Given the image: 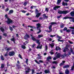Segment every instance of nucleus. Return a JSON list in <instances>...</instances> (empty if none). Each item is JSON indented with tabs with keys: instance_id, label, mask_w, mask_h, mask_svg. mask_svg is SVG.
Instances as JSON below:
<instances>
[{
	"instance_id": "1",
	"label": "nucleus",
	"mask_w": 74,
	"mask_h": 74,
	"mask_svg": "<svg viewBox=\"0 0 74 74\" xmlns=\"http://www.w3.org/2000/svg\"><path fill=\"white\" fill-rule=\"evenodd\" d=\"M57 23L55 22H52L50 23L51 25H49V29L50 30V31H48V30H46V32L48 33H50V32H51V31L52 30V25H55V24H56Z\"/></svg>"
},
{
	"instance_id": "2",
	"label": "nucleus",
	"mask_w": 74,
	"mask_h": 74,
	"mask_svg": "<svg viewBox=\"0 0 74 74\" xmlns=\"http://www.w3.org/2000/svg\"><path fill=\"white\" fill-rule=\"evenodd\" d=\"M70 12L68 10H62V11H59L58 12V14H66L67 13H69Z\"/></svg>"
},
{
	"instance_id": "3",
	"label": "nucleus",
	"mask_w": 74,
	"mask_h": 74,
	"mask_svg": "<svg viewBox=\"0 0 74 74\" xmlns=\"http://www.w3.org/2000/svg\"><path fill=\"white\" fill-rule=\"evenodd\" d=\"M6 22H7L8 25H10V23H14V22L10 18L7 19V20L6 21Z\"/></svg>"
},
{
	"instance_id": "4",
	"label": "nucleus",
	"mask_w": 74,
	"mask_h": 74,
	"mask_svg": "<svg viewBox=\"0 0 74 74\" xmlns=\"http://www.w3.org/2000/svg\"><path fill=\"white\" fill-rule=\"evenodd\" d=\"M69 47H70V46L69 45H66V47H64V49L63 50V52L66 53V51H69V48H69Z\"/></svg>"
},
{
	"instance_id": "5",
	"label": "nucleus",
	"mask_w": 74,
	"mask_h": 74,
	"mask_svg": "<svg viewBox=\"0 0 74 74\" xmlns=\"http://www.w3.org/2000/svg\"><path fill=\"white\" fill-rule=\"evenodd\" d=\"M8 54L10 56H12L15 55V52L14 51H10L9 52Z\"/></svg>"
},
{
	"instance_id": "6",
	"label": "nucleus",
	"mask_w": 74,
	"mask_h": 74,
	"mask_svg": "<svg viewBox=\"0 0 74 74\" xmlns=\"http://www.w3.org/2000/svg\"><path fill=\"white\" fill-rule=\"evenodd\" d=\"M69 19H72L73 20L72 21L73 22H74V18H73V17L69 16H66L63 18L64 19H69Z\"/></svg>"
},
{
	"instance_id": "7",
	"label": "nucleus",
	"mask_w": 74,
	"mask_h": 74,
	"mask_svg": "<svg viewBox=\"0 0 74 74\" xmlns=\"http://www.w3.org/2000/svg\"><path fill=\"white\" fill-rule=\"evenodd\" d=\"M24 39L26 40H27L28 38H30V36L27 34H26L24 37Z\"/></svg>"
},
{
	"instance_id": "8",
	"label": "nucleus",
	"mask_w": 74,
	"mask_h": 74,
	"mask_svg": "<svg viewBox=\"0 0 74 74\" xmlns=\"http://www.w3.org/2000/svg\"><path fill=\"white\" fill-rule=\"evenodd\" d=\"M14 36H12V38L10 39L11 41H13V42L14 44L15 43V38L14 37Z\"/></svg>"
},
{
	"instance_id": "9",
	"label": "nucleus",
	"mask_w": 74,
	"mask_h": 74,
	"mask_svg": "<svg viewBox=\"0 0 74 74\" xmlns=\"http://www.w3.org/2000/svg\"><path fill=\"white\" fill-rule=\"evenodd\" d=\"M36 26H37V30H39V28H40V27H41V24H40L38 23H37L36 24Z\"/></svg>"
},
{
	"instance_id": "10",
	"label": "nucleus",
	"mask_w": 74,
	"mask_h": 74,
	"mask_svg": "<svg viewBox=\"0 0 74 74\" xmlns=\"http://www.w3.org/2000/svg\"><path fill=\"white\" fill-rule=\"evenodd\" d=\"M60 7V6H56L53 8V9L54 10H55V11H56L57 10V9H58V8H59Z\"/></svg>"
},
{
	"instance_id": "11",
	"label": "nucleus",
	"mask_w": 74,
	"mask_h": 74,
	"mask_svg": "<svg viewBox=\"0 0 74 74\" xmlns=\"http://www.w3.org/2000/svg\"><path fill=\"white\" fill-rule=\"evenodd\" d=\"M26 69H27V71H25L26 74H27V73H29V72H30V71L31 70V69H30V68H26Z\"/></svg>"
},
{
	"instance_id": "12",
	"label": "nucleus",
	"mask_w": 74,
	"mask_h": 74,
	"mask_svg": "<svg viewBox=\"0 0 74 74\" xmlns=\"http://www.w3.org/2000/svg\"><path fill=\"white\" fill-rule=\"evenodd\" d=\"M33 41H36L37 43H38V42H40V40L38 39H36V38H34V39H33Z\"/></svg>"
},
{
	"instance_id": "13",
	"label": "nucleus",
	"mask_w": 74,
	"mask_h": 74,
	"mask_svg": "<svg viewBox=\"0 0 74 74\" xmlns=\"http://www.w3.org/2000/svg\"><path fill=\"white\" fill-rule=\"evenodd\" d=\"M41 14V13H38L36 15V18H38L39 17V16H40Z\"/></svg>"
},
{
	"instance_id": "14",
	"label": "nucleus",
	"mask_w": 74,
	"mask_h": 74,
	"mask_svg": "<svg viewBox=\"0 0 74 74\" xmlns=\"http://www.w3.org/2000/svg\"><path fill=\"white\" fill-rule=\"evenodd\" d=\"M65 73L66 74H70V71L68 69H66L65 70Z\"/></svg>"
},
{
	"instance_id": "15",
	"label": "nucleus",
	"mask_w": 74,
	"mask_h": 74,
	"mask_svg": "<svg viewBox=\"0 0 74 74\" xmlns=\"http://www.w3.org/2000/svg\"><path fill=\"white\" fill-rule=\"evenodd\" d=\"M49 59H52V58L51 56H49L47 58V62H49Z\"/></svg>"
},
{
	"instance_id": "16",
	"label": "nucleus",
	"mask_w": 74,
	"mask_h": 74,
	"mask_svg": "<svg viewBox=\"0 0 74 74\" xmlns=\"http://www.w3.org/2000/svg\"><path fill=\"white\" fill-rule=\"evenodd\" d=\"M69 67H70V65H65L63 67L64 69H67V68H69Z\"/></svg>"
},
{
	"instance_id": "17",
	"label": "nucleus",
	"mask_w": 74,
	"mask_h": 74,
	"mask_svg": "<svg viewBox=\"0 0 74 74\" xmlns=\"http://www.w3.org/2000/svg\"><path fill=\"white\" fill-rule=\"evenodd\" d=\"M56 58H60V53H58L57 54L56 56Z\"/></svg>"
},
{
	"instance_id": "18",
	"label": "nucleus",
	"mask_w": 74,
	"mask_h": 74,
	"mask_svg": "<svg viewBox=\"0 0 74 74\" xmlns=\"http://www.w3.org/2000/svg\"><path fill=\"white\" fill-rule=\"evenodd\" d=\"M12 49V48H11V47H10L9 48H8L7 49H6V50L7 52H9V51H10V50H11Z\"/></svg>"
},
{
	"instance_id": "19",
	"label": "nucleus",
	"mask_w": 74,
	"mask_h": 74,
	"mask_svg": "<svg viewBox=\"0 0 74 74\" xmlns=\"http://www.w3.org/2000/svg\"><path fill=\"white\" fill-rule=\"evenodd\" d=\"M71 15L73 17L74 16V11H72L70 13Z\"/></svg>"
},
{
	"instance_id": "20",
	"label": "nucleus",
	"mask_w": 74,
	"mask_h": 74,
	"mask_svg": "<svg viewBox=\"0 0 74 74\" xmlns=\"http://www.w3.org/2000/svg\"><path fill=\"white\" fill-rule=\"evenodd\" d=\"M13 12H14V10H10L9 11L8 14L10 15V14H12Z\"/></svg>"
},
{
	"instance_id": "21",
	"label": "nucleus",
	"mask_w": 74,
	"mask_h": 74,
	"mask_svg": "<svg viewBox=\"0 0 74 74\" xmlns=\"http://www.w3.org/2000/svg\"><path fill=\"white\" fill-rule=\"evenodd\" d=\"M62 5H63L64 6H65V5H67V3H64V2H63L62 3Z\"/></svg>"
},
{
	"instance_id": "22",
	"label": "nucleus",
	"mask_w": 74,
	"mask_h": 74,
	"mask_svg": "<svg viewBox=\"0 0 74 74\" xmlns=\"http://www.w3.org/2000/svg\"><path fill=\"white\" fill-rule=\"evenodd\" d=\"M45 74H48V73H49L50 71H49V70H45Z\"/></svg>"
},
{
	"instance_id": "23",
	"label": "nucleus",
	"mask_w": 74,
	"mask_h": 74,
	"mask_svg": "<svg viewBox=\"0 0 74 74\" xmlns=\"http://www.w3.org/2000/svg\"><path fill=\"white\" fill-rule=\"evenodd\" d=\"M70 29H74V27H69ZM71 32L72 33L74 32V30H72Z\"/></svg>"
},
{
	"instance_id": "24",
	"label": "nucleus",
	"mask_w": 74,
	"mask_h": 74,
	"mask_svg": "<svg viewBox=\"0 0 74 74\" xmlns=\"http://www.w3.org/2000/svg\"><path fill=\"white\" fill-rule=\"evenodd\" d=\"M0 29L1 31L3 33L4 32V28H3V27H1Z\"/></svg>"
},
{
	"instance_id": "25",
	"label": "nucleus",
	"mask_w": 74,
	"mask_h": 74,
	"mask_svg": "<svg viewBox=\"0 0 74 74\" xmlns=\"http://www.w3.org/2000/svg\"><path fill=\"white\" fill-rule=\"evenodd\" d=\"M16 66L18 67V70H19V69H21V66L19 65V64H16Z\"/></svg>"
},
{
	"instance_id": "26",
	"label": "nucleus",
	"mask_w": 74,
	"mask_h": 74,
	"mask_svg": "<svg viewBox=\"0 0 74 74\" xmlns=\"http://www.w3.org/2000/svg\"><path fill=\"white\" fill-rule=\"evenodd\" d=\"M21 47L22 49H25L26 48V46L24 45H21Z\"/></svg>"
},
{
	"instance_id": "27",
	"label": "nucleus",
	"mask_w": 74,
	"mask_h": 74,
	"mask_svg": "<svg viewBox=\"0 0 74 74\" xmlns=\"http://www.w3.org/2000/svg\"><path fill=\"white\" fill-rule=\"evenodd\" d=\"M1 59L2 60H4V58L3 56L1 55Z\"/></svg>"
},
{
	"instance_id": "28",
	"label": "nucleus",
	"mask_w": 74,
	"mask_h": 74,
	"mask_svg": "<svg viewBox=\"0 0 74 74\" xmlns=\"http://www.w3.org/2000/svg\"><path fill=\"white\" fill-rule=\"evenodd\" d=\"M64 24H62L60 25L61 28H63V27H64Z\"/></svg>"
},
{
	"instance_id": "29",
	"label": "nucleus",
	"mask_w": 74,
	"mask_h": 74,
	"mask_svg": "<svg viewBox=\"0 0 74 74\" xmlns=\"http://www.w3.org/2000/svg\"><path fill=\"white\" fill-rule=\"evenodd\" d=\"M50 45L51 46V48H53V47H54V43H51V44H50Z\"/></svg>"
},
{
	"instance_id": "30",
	"label": "nucleus",
	"mask_w": 74,
	"mask_h": 74,
	"mask_svg": "<svg viewBox=\"0 0 74 74\" xmlns=\"http://www.w3.org/2000/svg\"><path fill=\"white\" fill-rule=\"evenodd\" d=\"M30 36H31V37H32L31 39H32V40H33V39L34 38H35V37H34V36H33V35H32V34H31L30 35Z\"/></svg>"
},
{
	"instance_id": "31",
	"label": "nucleus",
	"mask_w": 74,
	"mask_h": 74,
	"mask_svg": "<svg viewBox=\"0 0 74 74\" xmlns=\"http://www.w3.org/2000/svg\"><path fill=\"white\" fill-rule=\"evenodd\" d=\"M39 31L37 33V34H39V33H40L41 32V28H39L38 30Z\"/></svg>"
},
{
	"instance_id": "32",
	"label": "nucleus",
	"mask_w": 74,
	"mask_h": 74,
	"mask_svg": "<svg viewBox=\"0 0 74 74\" xmlns=\"http://www.w3.org/2000/svg\"><path fill=\"white\" fill-rule=\"evenodd\" d=\"M8 51H7L5 53V54L4 55L5 56H8Z\"/></svg>"
},
{
	"instance_id": "33",
	"label": "nucleus",
	"mask_w": 74,
	"mask_h": 74,
	"mask_svg": "<svg viewBox=\"0 0 74 74\" xmlns=\"http://www.w3.org/2000/svg\"><path fill=\"white\" fill-rule=\"evenodd\" d=\"M62 1L61 0H58L57 1V4H60V2Z\"/></svg>"
},
{
	"instance_id": "34",
	"label": "nucleus",
	"mask_w": 74,
	"mask_h": 74,
	"mask_svg": "<svg viewBox=\"0 0 74 74\" xmlns=\"http://www.w3.org/2000/svg\"><path fill=\"white\" fill-rule=\"evenodd\" d=\"M52 63L53 64H57L58 62L56 61H54L52 62Z\"/></svg>"
},
{
	"instance_id": "35",
	"label": "nucleus",
	"mask_w": 74,
	"mask_h": 74,
	"mask_svg": "<svg viewBox=\"0 0 74 74\" xmlns=\"http://www.w3.org/2000/svg\"><path fill=\"white\" fill-rule=\"evenodd\" d=\"M67 27H65L63 29V31H66V30L67 31Z\"/></svg>"
},
{
	"instance_id": "36",
	"label": "nucleus",
	"mask_w": 74,
	"mask_h": 74,
	"mask_svg": "<svg viewBox=\"0 0 74 74\" xmlns=\"http://www.w3.org/2000/svg\"><path fill=\"white\" fill-rule=\"evenodd\" d=\"M4 67V64H1V68L2 69H3Z\"/></svg>"
},
{
	"instance_id": "37",
	"label": "nucleus",
	"mask_w": 74,
	"mask_h": 74,
	"mask_svg": "<svg viewBox=\"0 0 74 74\" xmlns=\"http://www.w3.org/2000/svg\"><path fill=\"white\" fill-rule=\"evenodd\" d=\"M28 61H29V59H26V63L27 65H28Z\"/></svg>"
},
{
	"instance_id": "38",
	"label": "nucleus",
	"mask_w": 74,
	"mask_h": 74,
	"mask_svg": "<svg viewBox=\"0 0 74 74\" xmlns=\"http://www.w3.org/2000/svg\"><path fill=\"white\" fill-rule=\"evenodd\" d=\"M18 55V57H19V58H20V59H23V58H22V56H21V55L20 54H19Z\"/></svg>"
},
{
	"instance_id": "39",
	"label": "nucleus",
	"mask_w": 74,
	"mask_h": 74,
	"mask_svg": "<svg viewBox=\"0 0 74 74\" xmlns=\"http://www.w3.org/2000/svg\"><path fill=\"white\" fill-rule=\"evenodd\" d=\"M43 37V36L42 35H38V37L39 38H41V37Z\"/></svg>"
},
{
	"instance_id": "40",
	"label": "nucleus",
	"mask_w": 74,
	"mask_h": 74,
	"mask_svg": "<svg viewBox=\"0 0 74 74\" xmlns=\"http://www.w3.org/2000/svg\"><path fill=\"white\" fill-rule=\"evenodd\" d=\"M70 51H71V52L72 53V54H73V55H74V52L73 51V49H71L70 50Z\"/></svg>"
},
{
	"instance_id": "41",
	"label": "nucleus",
	"mask_w": 74,
	"mask_h": 74,
	"mask_svg": "<svg viewBox=\"0 0 74 74\" xmlns=\"http://www.w3.org/2000/svg\"><path fill=\"white\" fill-rule=\"evenodd\" d=\"M9 28H10V30L12 32V30H13V29H12V28L10 26H9Z\"/></svg>"
},
{
	"instance_id": "42",
	"label": "nucleus",
	"mask_w": 74,
	"mask_h": 74,
	"mask_svg": "<svg viewBox=\"0 0 74 74\" xmlns=\"http://www.w3.org/2000/svg\"><path fill=\"white\" fill-rule=\"evenodd\" d=\"M27 2H25L23 4V5L24 6H26V5H27Z\"/></svg>"
},
{
	"instance_id": "43",
	"label": "nucleus",
	"mask_w": 74,
	"mask_h": 74,
	"mask_svg": "<svg viewBox=\"0 0 74 74\" xmlns=\"http://www.w3.org/2000/svg\"><path fill=\"white\" fill-rule=\"evenodd\" d=\"M74 66H72L71 67V71H74Z\"/></svg>"
},
{
	"instance_id": "44",
	"label": "nucleus",
	"mask_w": 74,
	"mask_h": 74,
	"mask_svg": "<svg viewBox=\"0 0 74 74\" xmlns=\"http://www.w3.org/2000/svg\"><path fill=\"white\" fill-rule=\"evenodd\" d=\"M74 66H72L71 67V71H74Z\"/></svg>"
},
{
	"instance_id": "45",
	"label": "nucleus",
	"mask_w": 74,
	"mask_h": 74,
	"mask_svg": "<svg viewBox=\"0 0 74 74\" xmlns=\"http://www.w3.org/2000/svg\"><path fill=\"white\" fill-rule=\"evenodd\" d=\"M41 56H40L38 57H37V59L38 60V59H41Z\"/></svg>"
},
{
	"instance_id": "46",
	"label": "nucleus",
	"mask_w": 74,
	"mask_h": 74,
	"mask_svg": "<svg viewBox=\"0 0 74 74\" xmlns=\"http://www.w3.org/2000/svg\"><path fill=\"white\" fill-rule=\"evenodd\" d=\"M3 36L5 37H7V33H5L3 34Z\"/></svg>"
},
{
	"instance_id": "47",
	"label": "nucleus",
	"mask_w": 74,
	"mask_h": 74,
	"mask_svg": "<svg viewBox=\"0 0 74 74\" xmlns=\"http://www.w3.org/2000/svg\"><path fill=\"white\" fill-rule=\"evenodd\" d=\"M45 11H47V12H48L49 11V10L48 9V8H46L45 9Z\"/></svg>"
},
{
	"instance_id": "48",
	"label": "nucleus",
	"mask_w": 74,
	"mask_h": 74,
	"mask_svg": "<svg viewBox=\"0 0 74 74\" xmlns=\"http://www.w3.org/2000/svg\"><path fill=\"white\" fill-rule=\"evenodd\" d=\"M32 22H38V20H32Z\"/></svg>"
},
{
	"instance_id": "49",
	"label": "nucleus",
	"mask_w": 74,
	"mask_h": 74,
	"mask_svg": "<svg viewBox=\"0 0 74 74\" xmlns=\"http://www.w3.org/2000/svg\"><path fill=\"white\" fill-rule=\"evenodd\" d=\"M5 16L6 18L7 19H8V18H8V15H7V14H6L5 15Z\"/></svg>"
},
{
	"instance_id": "50",
	"label": "nucleus",
	"mask_w": 74,
	"mask_h": 74,
	"mask_svg": "<svg viewBox=\"0 0 74 74\" xmlns=\"http://www.w3.org/2000/svg\"><path fill=\"white\" fill-rule=\"evenodd\" d=\"M36 46V44H34L33 45H32V48H34V46Z\"/></svg>"
},
{
	"instance_id": "51",
	"label": "nucleus",
	"mask_w": 74,
	"mask_h": 74,
	"mask_svg": "<svg viewBox=\"0 0 74 74\" xmlns=\"http://www.w3.org/2000/svg\"><path fill=\"white\" fill-rule=\"evenodd\" d=\"M34 61L37 64H40V63H39V62H38L37 60H34Z\"/></svg>"
},
{
	"instance_id": "52",
	"label": "nucleus",
	"mask_w": 74,
	"mask_h": 74,
	"mask_svg": "<svg viewBox=\"0 0 74 74\" xmlns=\"http://www.w3.org/2000/svg\"><path fill=\"white\" fill-rule=\"evenodd\" d=\"M34 70L33 69H32V74H34Z\"/></svg>"
},
{
	"instance_id": "53",
	"label": "nucleus",
	"mask_w": 74,
	"mask_h": 74,
	"mask_svg": "<svg viewBox=\"0 0 74 74\" xmlns=\"http://www.w3.org/2000/svg\"><path fill=\"white\" fill-rule=\"evenodd\" d=\"M58 41H60V42H63V40H60L59 39H58Z\"/></svg>"
},
{
	"instance_id": "54",
	"label": "nucleus",
	"mask_w": 74,
	"mask_h": 74,
	"mask_svg": "<svg viewBox=\"0 0 74 74\" xmlns=\"http://www.w3.org/2000/svg\"><path fill=\"white\" fill-rule=\"evenodd\" d=\"M66 32H68V33H70V32H71V30L69 29L66 30Z\"/></svg>"
},
{
	"instance_id": "55",
	"label": "nucleus",
	"mask_w": 74,
	"mask_h": 74,
	"mask_svg": "<svg viewBox=\"0 0 74 74\" xmlns=\"http://www.w3.org/2000/svg\"><path fill=\"white\" fill-rule=\"evenodd\" d=\"M21 12H23V13H26V11H25L24 10H22L21 11Z\"/></svg>"
},
{
	"instance_id": "56",
	"label": "nucleus",
	"mask_w": 74,
	"mask_h": 74,
	"mask_svg": "<svg viewBox=\"0 0 74 74\" xmlns=\"http://www.w3.org/2000/svg\"><path fill=\"white\" fill-rule=\"evenodd\" d=\"M62 17V15H60V16H58L57 17V19H59L60 17Z\"/></svg>"
},
{
	"instance_id": "57",
	"label": "nucleus",
	"mask_w": 74,
	"mask_h": 74,
	"mask_svg": "<svg viewBox=\"0 0 74 74\" xmlns=\"http://www.w3.org/2000/svg\"><path fill=\"white\" fill-rule=\"evenodd\" d=\"M9 62H7V66H11L10 64H9Z\"/></svg>"
},
{
	"instance_id": "58",
	"label": "nucleus",
	"mask_w": 74,
	"mask_h": 74,
	"mask_svg": "<svg viewBox=\"0 0 74 74\" xmlns=\"http://www.w3.org/2000/svg\"><path fill=\"white\" fill-rule=\"evenodd\" d=\"M60 56L61 57V58H64V55H60Z\"/></svg>"
},
{
	"instance_id": "59",
	"label": "nucleus",
	"mask_w": 74,
	"mask_h": 74,
	"mask_svg": "<svg viewBox=\"0 0 74 74\" xmlns=\"http://www.w3.org/2000/svg\"><path fill=\"white\" fill-rule=\"evenodd\" d=\"M45 50L46 51H47V49H48V46H47V45H46L45 46Z\"/></svg>"
},
{
	"instance_id": "60",
	"label": "nucleus",
	"mask_w": 74,
	"mask_h": 74,
	"mask_svg": "<svg viewBox=\"0 0 74 74\" xmlns=\"http://www.w3.org/2000/svg\"><path fill=\"white\" fill-rule=\"evenodd\" d=\"M55 36H56V35H51L50 36V37H55Z\"/></svg>"
},
{
	"instance_id": "61",
	"label": "nucleus",
	"mask_w": 74,
	"mask_h": 74,
	"mask_svg": "<svg viewBox=\"0 0 74 74\" xmlns=\"http://www.w3.org/2000/svg\"><path fill=\"white\" fill-rule=\"evenodd\" d=\"M63 64L62 63H60L59 64L60 66H63Z\"/></svg>"
},
{
	"instance_id": "62",
	"label": "nucleus",
	"mask_w": 74,
	"mask_h": 74,
	"mask_svg": "<svg viewBox=\"0 0 74 74\" xmlns=\"http://www.w3.org/2000/svg\"><path fill=\"white\" fill-rule=\"evenodd\" d=\"M9 10V8H7L5 10V12H7V11H8Z\"/></svg>"
},
{
	"instance_id": "63",
	"label": "nucleus",
	"mask_w": 74,
	"mask_h": 74,
	"mask_svg": "<svg viewBox=\"0 0 74 74\" xmlns=\"http://www.w3.org/2000/svg\"><path fill=\"white\" fill-rule=\"evenodd\" d=\"M39 62L40 63H43V61L42 60H39Z\"/></svg>"
},
{
	"instance_id": "64",
	"label": "nucleus",
	"mask_w": 74,
	"mask_h": 74,
	"mask_svg": "<svg viewBox=\"0 0 74 74\" xmlns=\"http://www.w3.org/2000/svg\"><path fill=\"white\" fill-rule=\"evenodd\" d=\"M42 72H41L40 73H37L36 74H42Z\"/></svg>"
}]
</instances>
